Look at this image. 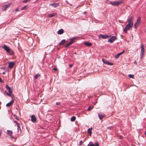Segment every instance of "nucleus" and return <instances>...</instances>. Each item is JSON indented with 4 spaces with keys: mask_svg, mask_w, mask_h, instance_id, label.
Returning <instances> with one entry per match:
<instances>
[{
    "mask_svg": "<svg viewBox=\"0 0 146 146\" xmlns=\"http://www.w3.org/2000/svg\"><path fill=\"white\" fill-rule=\"evenodd\" d=\"M108 35H103L102 34L100 35L98 37L99 38H102L105 39L108 38Z\"/></svg>",
    "mask_w": 146,
    "mask_h": 146,
    "instance_id": "0eeeda50",
    "label": "nucleus"
},
{
    "mask_svg": "<svg viewBox=\"0 0 146 146\" xmlns=\"http://www.w3.org/2000/svg\"><path fill=\"white\" fill-rule=\"evenodd\" d=\"M139 24H138L136 22L134 24V27L135 28H137V27L139 25Z\"/></svg>",
    "mask_w": 146,
    "mask_h": 146,
    "instance_id": "2f4dec72",
    "label": "nucleus"
},
{
    "mask_svg": "<svg viewBox=\"0 0 146 146\" xmlns=\"http://www.w3.org/2000/svg\"><path fill=\"white\" fill-rule=\"evenodd\" d=\"M1 132L0 131V136H1Z\"/></svg>",
    "mask_w": 146,
    "mask_h": 146,
    "instance_id": "864d4df0",
    "label": "nucleus"
},
{
    "mask_svg": "<svg viewBox=\"0 0 146 146\" xmlns=\"http://www.w3.org/2000/svg\"><path fill=\"white\" fill-rule=\"evenodd\" d=\"M73 66V64H70L69 66V67H70V68H71V67Z\"/></svg>",
    "mask_w": 146,
    "mask_h": 146,
    "instance_id": "c03bdc74",
    "label": "nucleus"
},
{
    "mask_svg": "<svg viewBox=\"0 0 146 146\" xmlns=\"http://www.w3.org/2000/svg\"><path fill=\"white\" fill-rule=\"evenodd\" d=\"M14 122L16 124H17L18 123L16 121H14Z\"/></svg>",
    "mask_w": 146,
    "mask_h": 146,
    "instance_id": "a18cd8bd",
    "label": "nucleus"
},
{
    "mask_svg": "<svg viewBox=\"0 0 146 146\" xmlns=\"http://www.w3.org/2000/svg\"><path fill=\"white\" fill-rule=\"evenodd\" d=\"M31 117V120L32 122L35 123L36 122V118L34 115H32Z\"/></svg>",
    "mask_w": 146,
    "mask_h": 146,
    "instance_id": "39448f33",
    "label": "nucleus"
},
{
    "mask_svg": "<svg viewBox=\"0 0 146 146\" xmlns=\"http://www.w3.org/2000/svg\"><path fill=\"white\" fill-rule=\"evenodd\" d=\"M74 54H76V52H74Z\"/></svg>",
    "mask_w": 146,
    "mask_h": 146,
    "instance_id": "4d7b16f0",
    "label": "nucleus"
},
{
    "mask_svg": "<svg viewBox=\"0 0 146 146\" xmlns=\"http://www.w3.org/2000/svg\"><path fill=\"white\" fill-rule=\"evenodd\" d=\"M84 44L87 46H90L92 45V43L91 42H84Z\"/></svg>",
    "mask_w": 146,
    "mask_h": 146,
    "instance_id": "2eb2a0df",
    "label": "nucleus"
},
{
    "mask_svg": "<svg viewBox=\"0 0 146 146\" xmlns=\"http://www.w3.org/2000/svg\"><path fill=\"white\" fill-rule=\"evenodd\" d=\"M56 14V13H52V14H49L48 15V17H49L51 18V17H54Z\"/></svg>",
    "mask_w": 146,
    "mask_h": 146,
    "instance_id": "f3484780",
    "label": "nucleus"
},
{
    "mask_svg": "<svg viewBox=\"0 0 146 146\" xmlns=\"http://www.w3.org/2000/svg\"><path fill=\"white\" fill-rule=\"evenodd\" d=\"M133 17H130L127 20L128 22V24H127L133 27Z\"/></svg>",
    "mask_w": 146,
    "mask_h": 146,
    "instance_id": "f03ea898",
    "label": "nucleus"
},
{
    "mask_svg": "<svg viewBox=\"0 0 146 146\" xmlns=\"http://www.w3.org/2000/svg\"><path fill=\"white\" fill-rule=\"evenodd\" d=\"M14 102L13 100V99L12 100L8 103L6 105V106L7 107H9L10 106H11L13 103Z\"/></svg>",
    "mask_w": 146,
    "mask_h": 146,
    "instance_id": "4468645a",
    "label": "nucleus"
},
{
    "mask_svg": "<svg viewBox=\"0 0 146 146\" xmlns=\"http://www.w3.org/2000/svg\"><path fill=\"white\" fill-rule=\"evenodd\" d=\"M134 63H136V61H135V62H134Z\"/></svg>",
    "mask_w": 146,
    "mask_h": 146,
    "instance_id": "bf43d9fd",
    "label": "nucleus"
},
{
    "mask_svg": "<svg viewBox=\"0 0 146 146\" xmlns=\"http://www.w3.org/2000/svg\"><path fill=\"white\" fill-rule=\"evenodd\" d=\"M19 9H17L15 10V11L16 12L17 11H18Z\"/></svg>",
    "mask_w": 146,
    "mask_h": 146,
    "instance_id": "49530a36",
    "label": "nucleus"
},
{
    "mask_svg": "<svg viewBox=\"0 0 146 146\" xmlns=\"http://www.w3.org/2000/svg\"><path fill=\"white\" fill-rule=\"evenodd\" d=\"M15 63L13 62H9V67L10 68H13L14 65Z\"/></svg>",
    "mask_w": 146,
    "mask_h": 146,
    "instance_id": "6e6552de",
    "label": "nucleus"
},
{
    "mask_svg": "<svg viewBox=\"0 0 146 146\" xmlns=\"http://www.w3.org/2000/svg\"><path fill=\"white\" fill-rule=\"evenodd\" d=\"M145 134L146 135V131L145 132Z\"/></svg>",
    "mask_w": 146,
    "mask_h": 146,
    "instance_id": "5fc2aeb1",
    "label": "nucleus"
},
{
    "mask_svg": "<svg viewBox=\"0 0 146 146\" xmlns=\"http://www.w3.org/2000/svg\"><path fill=\"white\" fill-rule=\"evenodd\" d=\"M2 74H5V72H3V73H2Z\"/></svg>",
    "mask_w": 146,
    "mask_h": 146,
    "instance_id": "8fccbe9b",
    "label": "nucleus"
},
{
    "mask_svg": "<svg viewBox=\"0 0 146 146\" xmlns=\"http://www.w3.org/2000/svg\"><path fill=\"white\" fill-rule=\"evenodd\" d=\"M3 48L7 52H9V50L10 49L9 47L6 45L4 46L3 47Z\"/></svg>",
    "mask_w": 146,
    "mask_h": 146,
    "instance_id": "1a4fd4ad",
    "label": "nucleus"
},
{
    "mask_svg": "<svg viewBox=\"0 0 146 146\" xmlns=\"http://www.w3.org/2000/svg\"><path fill=\"white\" fill-rule=\"evenodd\" d=\"M50 5L53 6L54 7H56L59 5V4L58 3H52L50 4Z\"/></svg>",
    "mask_w": 146,
    "mask_h": 146,
    "instance_id": "6ab92c4d",
    "label": "nucleus"
},
{
    "mask_svg": "<svg viewBox=\"0 0 146 146\" xmlns=\"http://www.w3.org/2000/svg\"><path fill=\"white\" fill-rule=\"evenodd\" d=\"M40 76V75L38 73L36 75H35L34 76V78L35 79H36L39 76Z\"/></svg>",
    "mask_w": 146,
    "mask_h": 146,
    "instance_id": "a878e982",
    "label": "nucleus"
},
{
    "mask_svg": "<svg viewBox=\"0 0 146 146\" xmlns=\"http://www.w3.org/2000/svg\"><path fill=\"white\" fill-rule=\"evenodd\" d=\"M76 119V117L74 116H73L71 118V121H75Z\"/></svg>",
    "mask_w": 146,
    "mask_h": 146,
    "instance_id": "393cba45",
    "label": "nucleus"
},
{
    "mask_svg": "<svg viewBox=\"0 0 146 146\" xmlns=\"http://www.w3.org/2000/svg\"><path fill=\"white\" fill-rule=\"evenodd\" d=\"M134 63H136V61H135V62H134Z\"/></svg>",
    "mask_w": 146,
    "mask_h": 146,
    "instance_id": "13d9d810",
    "label": "nucleus"
},
{
    "mask_svg": "<svg viewBox=\"0 0 146 146\" xmlns=\"http://www.w3.org/2000/svg\"><path fill=\"white\" fill-rule=\"evenodd\" d=\"M6 88L9 93H12V89H11L8 85H6Z\"/></svg>",
    "mask_w": 146,
    "mask_h": 146,
    "instance_id": "f8f14e48",
    "label": "nucleus"
},
{
    "mask_svg": "<svg viewBox=\"0 0 146 146\" xmlns=\"http://www.w3.org/2000/svg\"><path fill=\"white\" fill-rule=\"evenodd\" d=\"M53 70H54L56 71L57 70V69L56 68H53Z\"/></svg>",
    "mask_w": 146,
    "mask_h": 146,
    "instance_id": "37998d69",
    "label": "nucleus"
},
{
    "mask_svg": "<svg viewBox=\"0 0 146 146\" xmlns=\"http://www.w3.org/2000/svg\"><path fill=\"white\" fill-rule=\"evenodd\" d=\"M125 51L124 50L122 52H121L119 53H118L115 56V58L116 59H117L118 58H119V56L121 55V54H122Z\"/></svg>",
    "mask_w": 146,
    "mask_h": 146,
    "instance_id": "9b49d317",
    "label": "nucleus"
},
{
    "mask_svg": "<svg viewBox=\"0 0 146 146\" xmlns=\"http://www.w3.org/2000/svg\"><path fill=\"white\" fill-rule=\"evenodd\" d=\"M11 93H8V92H7L6 93V94L7 95V96H11Z\"/></svg>",
    "mask_w": 146,
    "mask_h": 146,
    "instance_id": "f704fd0d",
    "label": "nucleus"
},
{
    "mask_svg": "<svg viewBox=\"0 0 146 146\" xmlns=\"http://www.w3.org/2000/svg\"><path fill=\"white\" fill-rule=\"evenodd\" d=\"M141 22V18L140 17H138L137 19L136 23L139 25Z\"/></svg>",
    "mask_w": 146,
    "mask_h": 146,
    "instance_id": "b1692460",
    "label": "nucleus"
},
{
    "mask_svg": "<svg viewBox=\"0 0 146 146\" xmlns=\"http://www.w3.org/2000/svg\"><path fill=\"white\" fill-rule=\"evenodd\" d=\"M91 144V143L90 144V143H89V144H88V145H88V146H90V144Z\"/></svg>",
    "mask_w": 146,
    "mask_h": 146,
    "instance_id": "3c124183",
    "label": "nucleus"
},
{
    "mask_svg": "<svg viewBox=\"0 0 146 146\" xmlns=\"http://www.w3.org/2000/svg\"><path fill=\"white\" fill-rule=\"evenodd\" d=\"M10 55H13L14 54V51L13 50L10 49L9 52H8Z\"/></svg>",
    "mask_w": 146,
    "mask_h": 146,
    "instance_id": "dca6fc26",
    "label": "nucleus"
},
{
    "mask_svg": "<svg viewBox=\"0 0 146 146\" xmlns=\"http://www.w3.org/2000/svg\"><path fill=\"white\" fill-rule=\"evenodd\" d=\"M63 33H64L63 30L62 29L59 30L58 31V34H60V35L62 34H63Z\"/></svg>",
    "mask_w": 146,
    "mask_h": 146,
    "instance_id": "aec40b11",
    "label": "nucleus"
},
{
    "mask_svg": "<svg viewBox=\"0 0 146 146\" xmlns=\"http://www.w3.org/2000/svg\"><path fill=\"white\" fill-rule=\"evenodd\" d=\"M130 87V86H127L128 88H129Z\"/></svg>",
    "mask_w": 146,
    "mask_h": 146,
    "instance_id": "603ef678",
    "label": "nucleus"
},
{
    "mask_svg": "<svg viewBox=\"0 0 146 146\" xmlns=\"http://www.w3.org/2000/svg\"><path fill=\"white\" fill-rule=\"evenodd\" d=\"M111 37V35H108V38H109Z\"/></svg>",
    "mask_w": 146,
    "mask_h": 146,
    "instance_id": "de8ad7c7",
    "label": "nucleus"
},
{
    "mask_svg": "<svg viewBox=\"0 0 146 146\" xmlns=\"http://www.w3.org/2000/svg\"><path fill=\"white\" fill-rule=\"evenodd\" d=\"M27 7V6H25L23 7L22 8L21 10H24Z\"/></svg>",
    "mask_w": 146,
    "mask_h": 146,
    "instance_id": "72a5a7b5",
    "label": "nucleus"
},
{
    "mask_svg": "<svg viewBox=\"0 0 146 146\" xmlns=\"http://www.w3.org/2000/svg\"><path fill=\"white\" fill-rule=\"evenodd\" d=\"M123 3L122 1H111L110 2V4L113 6H118L120 4H121Z\"/></svg>",
    "mask_w": 146,
    "mask_h": 146,
    "instance_id": "f257e3e1",
    "label": "nucleus"
},
{
    "mask_svg": "<svg viewBox=\"0 0 146 146\" xmlns=\"http://www.w3.org/2000/svg\"><path fill=\"white\" fill-rule=\"evenodd\" d=\"M92 128H89L88 129V133L90 135H91L92 134Z\"/></svg>",
    "mask_w": 146,
    "mask_h": 146,
    "instance_id": "412c9836",
    "label": "nucleus"
},
{
    "mask_svg": "<svg viewBox=\"0 0 146 146\" xmlns=\"http://www.w3.org/2000/svg\"><path fill=\"white\" fill-rule=\"evenodd\" d=\"M93 108V106H90L87 109L88 111H90L91 110H92Z\"/></svg>",
    "mask_w": 146,
    "mask_h": 146,
    "instance_id": "c756f323",
    "label": "nucleus"
},
{
    "mask_svg": "<svg viewBox=\"0 0 146 146\" xmlns=\"http://www.w3.org/2000/svg\"><path fill=\"white\" fill-rule=\"evenodd\" d=\"M17 126L19 128H20V124L19 123H17Z\"/></svg>",
    "mask_w": 146,
    "mask_h": 146,
    "instance_id": "58836bf2",
    "label": "nucleus"
},
{
    "mask_svg": "<svg viewBox=\"0 0 146 146\" xmlns=\"http://www.w3.org/2000/svg\"><path fill=\"white\" fill-rule=\"evenodd\" d=\"M66 42V41L65 39H63L58 44L60 46H61L64 44Z\"/></svg>",
    "mask_w": 146,
    "mask_h": 146,
    "instance_id": "9d476101",
    "label": "nucleus"
},
{
    "mask_svg": "<svg viewBox=\"0 0 146 146\" xmlns=\"http://www.w3.org/2000/svg\"><path fill=\"white\" fill-rule=\"evenodd\" d=\"M111 128H112V127H108L107 128L108 129H111Z\"/></svg>",
    "mask_w": 146,
    "mask_h": 146,
    "instance_id": "a19ab883",
    "label": "nucleus"
},
{
    "mask_svg": "<svg viewBox=\"0 0 146 146\" xmlns=\"http://www.w3.org/2000/svg\"><path fill=\"white\" fill-rule=\"evenodd\" d=\"M82 144V141H80L79 142V145H81Z\"/></svg>",
    "mask_w": 146,
    "mask_h": 146,
    "instance_id": "c9c22d12",
    "label": "nucleus"
},
{
    "mask_svg": "<svg viewBox=\"0 0 146 146\" xmlns=\"http://www.w3.org/2000/svg\"><path fill=\"white\" fill-rule=\"evenodd\" d=\"M11 3H9L7 4L4 5L2 7V9L3 10H5L8 8H9L11 5Z\"/></svg>",
    "mask_w": 146,
    "mask_h": 146,
    "instance_id": "423d86ee",
    "label": "nucleus"
},
{
    "mask_svg": "<svg viewBox=\"0 0 146 146\" xmlns=\"http://www.w3.org/2000/svg\"><path fill=\"white\" fill-rule=\"evenodd\" d=\"M120 138L121 139V138H122V136H120Z\"/></svg>",
    "mask_w": 146,
    "mask_h": 146,
    "instance_id": "6e6d98bb",
    "label": "nucleus"
},
{
    "mask_svg": "<svg viewBox=\"0 0 146 146\" xmlns=\"http://www.w3.org/2000/svg\"><path fill=\"white\" fill-rule=\"evenodd\" d=\"M84 13H85H85H86V12H84Z\"/></svg>",
    "mask_w": 146,
    "mask_h": 146,
    "instance_id": "052dcab7",
    "label": "nucleus"
},
{
    "mask_svg": "<svg viewBox=\"0 0 146 146\" xmlns=\"http://www.w3.org/2000/svg\"><path fill=\"white\" fill-rule=\"evenodd\" d=\"M95 146H99V143L97 142L95 143Z\"/></svg>",
    "mask_w": 146,
    "mask_h": 146,
    "instance_id": "4c0bfd02",
    "label": "nucleus"
},
{
    "mask_svg": "<svg viewBox=\"0 0 146 146\" xmlns=\"http://www.w3.org/2000/svg\"><path fill=\"white\" fill-rule=\"evenodd\" d=\"M116 39V37L115 36H112L108 40V41L111 43H112Z\"/></svg>",
    "mask_w": 146,
    "mask_h": 146,
    "instance_id": "20e7f679",
    "label": "nucleus"
},
{
    "mask_svg": "<svg viewBox=\"0 0 146 146\" xmlns=\"http://www.w3.org/2000/svg\"><path fill=\"white\" fill-rule=\"evenodd\" d=\"M76 37L70 39V41L69 42H71V43L72 44L75 42Z\"/></svg>",
    "mask_w": 146,
    "mask_h": 146,
    "instance_id": "a211bd4d",
    "label": "nucleus"
},
{
    "mask_svg": "<svg viewBox=\"0 0 146 146\" xmlns=\"http://www.w3.org/2000/svg\"><path fill=\"white\" fill-rule=\"evenodd\" d=\"M143 56H141V57H140V59H142V58H143Z\"/></svg>",
    "mask_w": 146,
    "mask_h": 146,
    "instance_id": "09e8293b",
    "label": "nucleus"
},
{
    "mask_svg": "<svg viewBox=\"0 0 146 146\" xmlns=\"http://www.w3.org/2000/svg\"><path fill=\"white\" fill-rule=\"evenodd\" d=\"M91 143V144L90 146H95V145L92 142H90L89 143L90 144Z\"/></svg>",
    "mask_w": 146,
    "mask_h": 146,
    "instance_id": "473e14b6",
    "label": "nucleus"
},
{
    "mask_svg": "<svg viewBox=\"0 0 146 146\" xmlns=\"http://www.w3.org/2000/svg\"><path fill=\"white\" fill-rule=\"evenodd\" d=\"M98 115L99 118L101 120H102L104 116V115L100 113H99Z\"/></svg>",
    "mask_w": 146,
    "mask_h": 146,
    "instance_id": "5701e85b",
    "label": "nucleus"
},
{
    "mask_svg": "<svg viewBox=\"0 0 146 146\" xmlns=\"http://www.w3.org/2000/svg\"><path fill=\"white\" fill-rule=\"evenodd\" d=\"M132 27L130 25H127L125 28H124L123 30L125 33H127V31L129 30L130 28H131Z\"/></svg>",
    "mask_w": 146,
    "mask_h": 146,
    "instance_id": "7ed1b4c3",
    "label": "nucleus"
},
{
    "mask_svg": "<svg viewBox=\"0 0 146 146\" xmlns=\"http://www.w3.org/2000/svg\"><path fill=\"white\" fill-rule=\"evenodd\" d=\"M144 54V53H141V56L143 57Z\"/></svg>",
    "mask_w": 146,
    "mask_h": 146,
    "instance_id": "ea45409f",
    "label": "nucleus"
},
{
    "mask_svg": "<svg viewBox=\"0 0 146 146\" xmlns=\"http://www.w3.org/2000/svg\"><path fill=\"white\" fill-rule=\"evenodd\" d=\"M56 105L58 106H60L61 105L60 103V102H56Z\"/></svg>",
    "mask_w": 146,
    "mask_h": 146,
    "instance_id": "e433bc0d",
    "label": "nucleus"
},
{
    "mask_svg": "<svg viewBox=\"0 0 146 146\" xmlns=\"http://www.w3.org/2000/svg\"><path fill=\"white\" fill-rule=\"evenodd\" d=\"M71 44H72L71 43V42H69L67 44L65 45V47L66 48L69 46L71 45Z\"/></svg>",
    "mask_w": 146,
    "mask_h": 146,
    "instance_id": "c85d7f7f",
    "label": "nucleus"
},
{
    "mask_svg": "<svg viewBox=\"0 0 146 146\" xmlns=\"http://www.w3.org/2000/svg\"><path fill=\"white\" fill-rule=\"evenodd\" d=\"M141 53H144L145 52L144 47V45L143 44H141Z\"/></svg>",
    "mask_w": 146,
    "mask_h": 146,
    "instance_id": "ddd939ff",
    "label": "nucleus"
},
{
    "mask_svg": "<svg viewBox=\"0 0 146 146\" xmlns=\"http://www.w3.org/2000/svg\"><path fill=\"white\" fill-rule=\"evenodd\" d=\"M128 76L129 78H134V76L133 75L129 74Z\"/></svg>",
    "mask_w": 146,
    "mask_h": 146,
    "instance_id": "cd10ccee",
    "label": "nucleus"
},
{
    "mask_svg": "<svg viewBox=\"0 0 146 146\" xmlns=\"http://www.w3.org/2000/svg\"><path fill=\"white\" fill-rule=\"evenodd\" d=\"M0 82L3 83V81L1 79L0 77Z\"/></svg>",
    "mask_w": 146,
    "mask_h": 146,
    "instance_id": "79ce46f5",
    "label": "nucleus"
},
{
    "mask_svg": "<svg viewBox=\"0 0 146 146\" xmlns=\"http://www.w3.org/2000/svg\"><path fill=\"white\" fill-rule=\"evenodd\" d=\"M7 134L10 136H11L13 134V131L11 130H7Z\"/></svg>",
    "mask_w": 146,
    "mask_h": 146,
    "instance_id": "4be33fe9",
    "label": "nucleus"
},
{
    "mask_svg": "<svg viewBox=\"0 0 146 146\" xmlns=\"http://www.w3.org/2000/svg\"><path fill=\"white\" fill-rule=\"evenodd\" d=\"M102 61L103 62L106 64H107V63L108 62V61H107L106 60L104 59H102Z\"/></svg>",
    "mask_w": 146,
    "mask_h": 146,
    "instance_id": "bb28decb",
    "label": "nucleus"
},
{
    "mask_svg": "<svg viewBox=\"0 0 146 146\" xmlns=\"http://www.w3.org/2000/svg\"><path fill=\"white\" fill-rule=\"evenodd\" d=\"M107 64L111 66L113 65V64L109 62H108Z\"/></svg>",
    "mask_w": 146,
    "mask_h": 146,
    "instance_id": "7c9ffc66",
    "label": "nucleus"
}]
</instances>
